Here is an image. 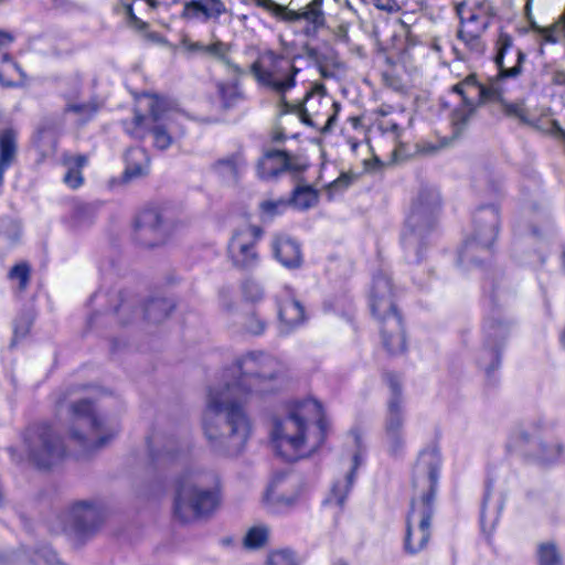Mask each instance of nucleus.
I'll use <instances>...</instances> for the list:
<instances>
[{
  "mask_svg": "<svg viewBox=\"0 0 565 565\" xmlns=\"http://www.w3.org/2000/svg\"><path fill=\"white\" fill-rule=\"evenodd\" d=\"M286 374L281 360L264 351L241 356L224 374V383L212 387L202 414V431L209 448L216 455L242 454L250 438L253 424L245 408L253 395H266Z\"/></svg>",
  "mask_w": 565,
  "mask_h": 565,
  "instance_id": "f257e3e1",
  "label": "nucleus"
},
{
  "mask_svg": "<svg viewBox=\"0 0 565 565\" xmlns=\"http://www.w3.org/2000/svg\"><path fill=\"white\" fill-rule=\"evenodd\" d=\"M270 436L276 452L285 460L310 456L327 436L321 404L316 399L297 404L287 416L274 420Z\"/></svg>",
  "mask_w": 565,
  "mask_h": 565,
  "instance_id": "f03ea898",
  "label": "nucleus"
},
{
  "mask_svg": "<svg viewBox=\"0 0 565 565\" xmlns=\"http://www.w3.org/2000/svg\"><path fill=\"white\" fill-rule=\"evenodd\" d=\"M440 455L436 449L423 450L414 468L413 486L420 492L412 499L406 519L404 550L408 554L423 551L430 539V521L438 483Z\"/></svg>",
  "mask_w": 565,
  "mask_h": 565,
  "instance_id": "7ed1b4c3",
  "label": "nucleus"
},
{
  "mask_svg": "<svg viewBox=\"0 0 565 565\" xmlns=\"http://www.w3.org/2000/svg\"><path fill=\"white\" fill-rule=\"evenodd\" d=\"M220 501L218 479L213 471L191 466L177 478L173 513L180 522L209 518Z\"/></svg>",
  "mask_w": 565,
  "mask_h": 565,
  "instance_id": "20e7f679",
  "label": "nucleus"
},
{
  "mask_svg": "<svg viewBox=\"0 0 565 565\" xmlns=\"http://www.w3.org/2000/svg\"><path fill=\"white\" fill-rule=\"evenodd\" d=\"M439 207L440 198L435 189H422L413 201L402 234V243L408 263L422 260V247L428 234L436 226Z\"/></svg>",
  "mask_w": 565,
  "mask_h": 565,
  "instance_id": "39448f33",
  "label": "nucleus"
},
{
  "mask_svg": "<svg viewBox=\"0 0 565 565\" xmlns=\"http://www.w3.org/2000/svg\"><path fill=\"white\" fill-rule=\"evenodd\" d=\"M70 439L84 450H93L105 446L117 429L108 427L94 412L88 399L71 402L68 405Z\"/></svg>",
  "mask_w": 565,
  "mask_h": 565,
  "instance_id": "423d86ee",
  "label": "nucleus"
},
{
  "mask_svg": "<svg viewBox=\"0 0 565 565\" xmlns=\"http://www.w3.org/2000/svg\"><path fill=\"white\" fill-rule=\"evenodd\" d=\"M499 214L494 206H483L473 215V231L459 253L461 264H477L490 254L498 235Z\"/></svg>",
  "mask_w": 565,
  "mask_h": 565,
  "instance_id": "0eeeda50",
  "label": "nucleus"
},
{
  "mask_svg": "<svg viewBox=\"0 0 565 565\" xmlns=\"http://www.w3.org/2000/svg\"><path fill=\"white\" fill-rule=\"evenodd\" d=\"M250 73L260 85L284 95L296 85L299 68L285 56L268 50L250 65Z\"/></svg>",
  "mask_w": 565,
  "mask_h": 565,
  "instance_id": "6e6552de",
  "label": "nucleus"
},
{
  "mask_svg": "<svg viewBox=\"0 0 565 565\" xmlns=\"http://www.w3.org/2000/svg\"><path fill=\"white\" fill-rule=\"evenodd\" d=\"M25 444L30 459L41 469L52 468L66 455L61 437L47 424H35L29 427Z\"/></svg>",
  "mask_w": 565,
  "mask_h": 565,
  "instance_id": "1a4fd4ad",
  "label": "nucleus"
},
{
  "mask_svg": "<svg viewBox=\"0 0 565 565\" xmlns=\"http://www.w3.org/2000/svg\"><path fill=\"white\" fill-rule=\"evenodd\" d=\"M384 379L391 391L384 420V439L388 451L392 455H397L405 445L403 430L405 413L403 407L402 382L401 377L392 372L385 373Z\"/></svg>",
  "mask_w": 565,
  "mask_h": 565,
  "instance_id": "9d476101",
  "label": "nucleus"
},
{
  "mask_svg": "<svg viewBox=\"0 0 565 565\" xmlns=\"http://www.w3.org/2000/svg\"><path fill=\"white\" fill-rule=\"evenodd\" d=\"M106 519V508L99 500L74 502L63 514L64 531L78 537L96 533Z\"/></svg>",
  "mask_w": 565,
  "mask_h": 565,
  "instance_id": "9b49d317",
  "label": "nucleus"
},
{
  "mask_svg": "<svg viewBox=\"0 0 565 565\" xmlns=\"http://www.w3.org/2000/svg\"><path fill=\"white\" fill-rule=\"evenodd\" d=\"M174 230L167 211L158 207L142 210L135 226V238L141 246L157 247L166 244Z\"/></svg>",
  "mask_w": 565,
  "mask_h": 565,
  "instance_id": "f8f14e48",
  "label": "nucleus"
},
{
  "mask_svg": "<svg viewBox=\"0 0 565 565\" xmlns=\"http://www.w3.org/2000/svg\"><path fill=\"white\" fill-rule=\"evenodd\" d=\"M149 97L150 117L153 121L151 134L154 139V146L160 150H166L172 145L175 137L184 134V129L179 122L180 115L170 111L164 99L156 95H150Z\"/></svg>",
  "mask_w": 565,
  "mask_h": 565,
  "instance_id": "ddd939ff",
  "label": "nucleus"
},
{
  "mask_svg": "<svg viewBox=\"0 0 565 565\" xmlns=\"http://www.w3.org/2000/svg\"><path fill=\"white\" fill-rule=\"evenodd\" d=\"M262 234L263 230L255 225H246L235 231L228 243V255L234 266L248 268L256 265L258 255L255 245Z\"/></svg>",
  "mask_w": 565,
  "mask_h": 565,
  "instance_id": "4468645a",
  "label": "nucleus"
},
{
  "mask_svg": "<svg viewBox=\"0 0 565 565\" xmlns=\"http://www.w3.org/2000/svg\"><path fill=\"white\" fill-rule=\"evenodd\" d=\"M515 64L509 70L498 71L495 76L488 78L487 83H480L476 78L475 90L478 96L477 105H483L488 103L501 104L504 98L503 81L507 78H516L523 72V63L526 58L525 53L518 49L515 52Z\"/></svg>",
  "mask_w": 565,
  "mask_h": 565,
  "instance_id": "2eb2a0df",
  "label": "nucleus"
},
{
  "mask_svg": "<svg viewBox=\"0 0 565 565\" xmlns=\"http://www.w3.org/2000/svg\"><path fill=\"white\" fill-rule=\"evenodd\" d=\"M370 309L379 323L385 321L391 315H399L393 300L391 278L384 273H379L373 278Z\"/></svg>",
  "mask_w": 565,
  "mask_h": 565,
  "instance_id": "dca6fc26",
  "label": "nucleus"
},
{
  "mask_svg": "<svg viewBox=\"0 0 565 565\" xmlns=\"http://www.w3.org/2000/svg\"><path fill=\"white\" fill-rule=\"evenodd\" d=\"M484 348L479 356V364L490 374L500 365L499 347L507 338L508 328L501 321L487 320L483 327Z\"/></svg>",
  "mask_w": 565,
  "mask_h": 565,
  "instance_id": "f3484780",
  "label": "nucleus"
},
{
  "mask_svg": "<svg viewBox=\"0 0 565 565\" xmlns=\"http://www.w3.org/2000/svg\"><path fill=\"white\" fill-rule=\"evenodd\" d=\"M150 456L156 467L167 468L185 457V447L173 437H154L150 445Z\"/></svg>",
  "mask_w": 565,
  "mask_h": 565,
  "instance_id": "a211bd4d",
  "label": "nucleus"
},
{
  "mask_svg": "<svg viewBox=\"0 0 565 565\" xmlns=\"http://www.w3.org/2000/svg\"><path fill=\"white\" fill-rule=\"evenodd\" d=\"M380 324L382 344L390 354H401L406 350V335L401 315H391Z\"/></svg>",
  "mask_w": 565,
  "mask_h": 565,
  "instance_id": "6ab92c4d",
  "label": "nucleus"
},
{
  "mask_svg": "<svg viewBox=\"0 0 565 565\" xmlns=\"http://www.w3.org/2000/svg\"><path fill=\"white\" fill-rule=\"evenodd\" d=\"M226 12V6L222 0H189L184 3L182 17L203 22H216Z\"/></svg>",
  "mask_w": 565,
  "mask_h": 565,
  "instance_id": "aec40b11",
  "label": "nucleus"
},
{
  "mask_svg": "<svg viewBox=\"0 0 565 565\" xmlns=\"http://www.w3.org/2000/svg\"><path fill=\"white\" fill-rule=\"evenodd\" d=\"M271 247L275 258L284 267L289 269L300 267L302 253L298 242L286 235H277L271 243Z\"/></svg>",
  "mask_w": 565,
  "mask_h": 565,
  "instance_id": "412c9836",
  "label": "nucleus"
},
{
  "mask_svg": "<svg viewBox=\"0 0 565 565\" xmlns=\"http://www.w3.org/2000/svg\"><path fill=\"white\" fill-rule=\"evenodd\" d=\"M288 153L284 150H267L257 162V174L267 180L278 177L288 167Z\"/></svg>",
  "mask_w": 565,
  "mask_h": 565,
  "instance_id": "4be33fe9",
  "label": "nucleus"
},
{
  "mask_svg": "<svg viewBox=\"0 0 565 565\" xmlns=\"http://www.w3.org/2000/svg\"><path fill=\"white\" fill-rule=\"evenodd\" d=\"M278 318L280 322V331L289 333L295 328L303 323L305 308L296 299L288 298L278 305Z\"/></svg>",
  "mask_w": 565,
  "mask_h": 565,
  "instance_id": "5701e85b",
  "label": "nucleus"
},
{
  "mask_svg": "<svg viewBox=\"0 0 565 565\" xmlns=\"http://www.w3.org/2000/svg\"><path fill=\"white\" fill-rule=\"evenodd\" d=\"M465 3L457 6V14L460 19V26L457 32L484 33L489 26V18L480 7L465 10Z\"/></svg>",
  "mask_w": 565,
  "mask_h": 565,
  "instance_id": "b1692460",
  "label": "nucleus"
},
{
  "mask_svg": "<svg viewBox=\"0 0 565 565\" xmlns=\"http://www.w3.org/2000/svg\"><path fill=\"white\" fill-rule=\"evenodd\" d=\"M61 162L67 169L63 182L71 189L79 188L84 183L82 169L88 163L87 156L64 152Z\"/></svg>",
  "mask_w": 565,
  "mask_h": 565,
  "instance_id": "393cba45",
  "label": "nucleus"
},
{
  "mask_svg": "<svg viewBox=\"0 0 565 565\" xmlns=\"http://www.w3.org/2000/svg\"><path fill=\"white\" fill-rule=\"evenodd\" d=\"M246 161L242 151H236L227 157L221 158L213 163V169L224 179L236 182Z\"/></svg>",
  "mask_w": 565,
  "mask_h": 565,
  "instance_id": "a878e982",
  "label": "nucleus"
},
{
  "mask_svg": "<svg viewBox=\"0 0 565 565\" xmlns=\"http://www.w3.org/2000/svg\"><path fill=\"white\" fill-rule=\"evenodd\" d=\"M125 161V180H131L147 174L149 167V158L147 152L142 148H130L126 152Z\"/></svg>",
  "mask_w": 565,
  "mask_h": 565,
  "instance_id": "bb28decb",
  "label": "nucleus"
},
{
  "mask_svg": "<svg viewBox=\"0 0 565 565\" xmlns=\"http://www.w3.org/2000/svg\"><path fill=\"white\" fill-rule=\"evenodd\" d=\"M362 462L360 451H356L353 456V466L351 470L345 475L344 479L338 480L331 490V495L328 501H334L339 507H343L347 495L350 492L353 483L355 471Z\"/></svg>",
  "mask_w": 565,
  "mask_h": 565,
  "instance_id": "cd10ccee",
  "label": "nucleus"
},
{
  "mask_svg": "<svg viewBox=\"0 0 565 565\" xmlns=\"http://www.w3.org/2000/svg\"><path fill=\"white\" fill-rule=\"evenodd\" d=\"M102 107L103 103L97 98H90L87 102L67 100L64 113H73L81 124H86L96 116Z\"/></svg>",
  "mask_w": 565,
  "mask_h": 565,
  "instance_id": "c85d7f7f",
  "label": "nucleus"
},
{
  "mask_svg": "<svg viewBox=\"0 0 565 565\" xmlns=\"http://www.w3.org/2000/svg\"><path fill=\"white\" fill-rule=\"evenodd\" d=\"M174 308L173 303L164 298L151 299L147 302L143 309L145 318L150 322H161L164 320L171 310Z\"/></svg>",
  "mask_w": 565,
  "mask_h": 565,
  "instance_id": "c756f323",
  "label": "nucleus"
},
{
  "mask_svg": "<svg viewBox=\"0 0 565 565\" xmlns=\"http://www.w3.org/2000/svg\"><path fill=\"white\" fill-rule=\"evenodd\" d=\"M516 50L518 47L514 49L513 38L509 33L501 31L495 41V54L493 57L498 71L510 68L505 66V56L512 51L515 53Z\"/></svg>",
  "mask_w": 565,
  "mask_h": 565,
  "instance_id": "7c9ffc66",
  "label": "nucleus"
},
{
  "mask_svg": "<svg viewBox=\"0 0 565 565\" xmlns=\"http://www.w3.org/2000/svg\"><path fill=\"white\" fill-rule=\"evenodd\" d=\"M519 441L524 445L530 444H539L542 447V452L537 456L544 460L548 461L553 458L552 455L545 452V446L541 443V425L539 423H531L526 427L520 429L518 434Z\"/></svg>",
  "mask_w": 565,
  "mask_h": 565,
  "instance_id": "2f4dec72",
  "label": "nucleus"
},
{
  "mask_svg": "<svg viewBox=\"0 0 565 565\" xmlns=\"http://www.w3.org/2000/svg\"><path fill=\"white\" fill-rule=\"evenodd\" d=\"M475 105L472 102H467L460 107H457L451 113V125L454 135L458 137L467 127L470 118L475 113Z\"/></svg>",
  "mask_w": 565,
  "mask_h": 565,
  "instance_id": "473e14b6",
  "label": "nucleus"
},
{
  "mask_svg": "<svg viewBox=\"0 0 565 565\" xmlns=\"http://www.w3.org/2000/svg\"><path fill=\"white\" fill-rule=\"evenodd\" d=\"M322 4L323 0H311L300 10L301 20H306L308 23L312 24L315 29L322 28L326 23Z\"/></svg>",
  "mask_w": 565,
  "mask_h": 565,
  "instance_id": "72a5a7b5",
  "label": "nucleus"
},
{
  "mask_svg": "<svg viewBox=\"0 0 565 565\" xmlns=\"http://www.w3.org/2000/svg\"><path fill=\"white\" fill-rule=\"evenodd\" d=\"M500 107L507 117L518 119L521 124L524 125L531 124L529 118V109L526 108L524 99H519L515 102H508L504 99L500 104Z\"/></svg>",
  "mask_w": 565,
  "mask_h": 565,
  "instance_id": "f704fd0d",
  "label": "nucleus"
},
{
  "mask_svg": "<svg viewBox=\"0 0 565 565\" xmlns=\"http://www.w3.org/2000/svg\"><path fill=\"white\" fill-rule=\"evenodd\" d=\"M113 310L115 313L121 317L122 323H128L131 320V315L135 312V301L132 299L125 298L121 291L113 294Z\"/></svg>",
  "mask_w": 565,
  "mask_h": 565,
  "instance_id": "c9c22d12",
  "label": "nucleus"
},
{
  "mask_svg": "<svg viewBox=\"0 0 565 565\" xmlns=\"http://www.w3.org/2000/svg\"><path fill=\"white\" fill-rule=\"evenodd\" d=\"M241 324L243 330L252 335L263 334L267 326L265 319L254 310H249L243 315Z\"/></svg>",
  "mask_w": 565,
  "mask_h": 565,
  "instance_id": "e433bc0d",
  "label": "nucleus"
},
{
  "mask_svg": "<svg viewBox=\"0 0 565 565\" xmlns=\"http://www.w3.org/2000/svg\"><path fill=\"white\" fill-rule=\"evenodd\" d=\"M318 194L311 186H299L295 189L292 203L296 207L307 210L316 205Z\"/></svg>",
  "mask_w": 565,
  "mask_h": 565,
  "instance_id": "4c0bfd02",
  "label": "nucleus"
},
{
  "mask_svg": "<svg viewBox=\"0 0 565 565\" xmlns=\"http://www.w3.org/2000/svg\"><path fill=\"white\" fill-rule=\"evenodd\" d=\"M483 34L484 33L457 32V38L465 44L471 54L480 56L486 51V43L482 40Z\"/></svg>",
  "mask_w": 565,
  "mask_h": 565,
  "instance_id": "58836bf2",
  "label": "nucleus"
},
{
  "mask_svg": "<svg viewBox=\"0 0 565 565\" xmlns=\"http://www.w3.org/2000/svg\"><path fill=\"white\" fill-rule=\"evenodd\" d=\"M266 500L275 512H280L284 508L292 507L297 501V497L280 494L277 492L276 486L273 484L266 493Z\"/></svg>",
  "mask_w": 565,
  "mask_h": 565,
  "instance_id": "ea45409f",
  "label": "nucleus"
},
{
  "mask_svg": "<svg viewBox=\"0 0 565 565\" xmlns=\"http://www.w3.org/2000/svg\"><path fill=\"white\" fill-rule=\"evenodd\" d=\"M217 89L225 108L235 106L243 98V94L236 84L220 83Z\"/></svg>",
  "mask_w": 565,
  "mask_h": 565,
  "instance_id": "a19ab883",
  "label": "nucleus"
},
{
  "mask_svg": "<svg viewBox=\"0 0 565 565\" xmlns=\"http://www.w3.org/2000/svg\"><path fill=\"white\" fill-rule=\"evenodd\" d=\"M268 540V529L264 525L254 526L245 535L244 544L248 548H259Z\"/></svg>",
  "mask_w": 565,
  "mask_h": 565,
  "instance_id": "79ce46f5",
  "label": "nucleus"
},
{
  "mask_svg": "<svg viewBox=\"0 0 565 565\" xmlns=\"http://www.w3.org/2000/svg\"><path fill=\"white\" fill-rule=\"evenodd\" d=\"M540 565H562V557L552 543L542 544L539 548Z\"/></svg>",
  "mask_w": 565,
  "mask_h": 565,
  "instance_id": "37998d69",
  "label": "nucleus"
},
{
  "mask_svg": "<svg viewBox=\"0 0 565 565\" xmlns=\"http://www.w3.org/2000/svg\"><path fill=\"white\" fill-rule=\"evenodd\" d=\"M33 323V317L30 313H22L14 321L12 345L20 339L28 335Z\"/></svg>",
  "mask_w": 565,
  "mask_h": 565,
  "instance_id": "c03bdc74",
  "label": "nucleus"
},
{
  "mask_svg": "<svg viewBox=\"0 0 565 565\" xmlns=\"http://www.w3.org/2000/svg\"><path fill=\"white\" fill-rule=\"evenodd\" d=\"M268 565H297L295 554L289 550L273 552L267 559Z\"/></svg>",
  "mask_w": 565,
  "mask_h": 565,
  "instance_id": "a18cd8bd",
  "label": "nucleus"
},
{
  "mask_svg": "<svg viewBox=\"0 0 565 565\" xmlns=\"http://www.w3.org/2000/svg\"><path fill=\"white\" fill-rule=\"evenodd\" d=\"M9 276L11 279H18L20 288L25 289L30 279V267L25 263L14 265L11 268Z\"/></svg>",
  "mask_w": 565,
  "mask_h": 565,
  "instance_id": "49530a36",
  "label": "nucleus"
},
{
  "mask_svg": "<svg viewBox=\"0 0 565 565\" xmlns=\"http://www.w3.org/2000/svg\"><path fill=\"white\" fill-rule=\"evenodd\" d=\"M476 86V75L471 74L467 76L462 82L452 86V92L459 94L463 98V104L470 102L466 96L467 92L475 90Z\"/></svg>",
  "mask_w": 565,
  "mask_h": 565,
  "instance_id": "de8ad7c7",
  "label": "nucleus"
},
{
  "mask_svg": "<svg viewBox=\"0 0 565 565\" xmlns=\"http://www.w3.org/2000/svg\"><path fill=\"white\" fill-rule=\"evenodd\" d=\"M145 120V116L140 113H136L132 121L124 122V127L127 134L132 136L134 138L141 139L143 137V132L141 130V125Z\"/></svg>",
  "mask_w": 565,
  "mask_h": 565,
  "instance_id": "09e8293b",
  "label": "nucleus"
},
{
  "mask_svg": "<svg viewBox=\"0 0 565 565\" xmlns=\"http://www.w3.org/2000/svg\"><path fill=\"white\" fill-rule=\"evenodd\" d=\"M562 35H564L563 30L554 22L550 26H544V32H542L541 38L546 43L555 44L559 41Z\"/></svg>",
  "mask_w": 565,
  "mask_h": 565,
  "instance_id": "8fccbe9b",
  "label": "nucleus"
},
{
  "mask_svg": "<svg viewBox=\"0 0 565 565\" xmlns=\"http://www.w3.org/2000/svg\"><path fill=\"white\" fill-rule=\"evenodd\" d=\"M351 182H352V177L347 173H342L337 180L332 181L328 185L327 190L329 193V199L332 198V195L335 191H341V190L347 189Z\"/></svg>",
  "mask_w": 565,
  "mask_h": 565,
  "instance_id": "3c124183",
  "label": "nucleus"
},
{
  "mask_svg": "<svg viewBox=\"0 0 565 565\" xmlns=\"http://www.w3.org/2000/svg\"><path fill=\"white\" fill-rule=\"evenodd\" d=\"M287 203L282 200L279 201H263L260 203V209L264 213L269 216H274L281 212V209L286 207Z\"/></svg>",
  "mask_w": 565,
  "mask_h": 565,
  "instance_id": "603ef678",
  "label": "nucleus"
},
{
  "mask_svg": "<svg viewBox=\"0 0 565 565\" xmlns=\"http://www.w3.org/2000/svg\"><path fill=\"white\" fill-rule=\"evenodd\" d=\"M226 54L225 44L221 41H216L212 44H207L204 47V55L214 56V57H224Z\"/></svg>",
  "mask_w": 565,
  "mask_h": 565,
  "instance_id": "864d4df0",
  "label": "nucleus"
},
{
  "mask_svg": "<svg viewBox=\"0 0 565 565\" xmlns=\"http://www.w3.org/2000/svg\"><path fill=\"white\" fill-rule=\"evenodd\" d=\"M257 7H260L274 15H279V12L282 11V6L276 3L273 0H254Z\"/></svg>",
  "mask_w": 565,
  "mask_h": 565,
  "instance_id": "5fc2aeb1",
  "label": "nucleus"
},
{
  "mask_svg": "<svg viewBox=\"0 0 565 565\" xmlns=\"http://www.w3.org/2000/svg\"><path fill=\"white\" fill-rule=\"evenodd\" d=\"M244 292L252 300H257L263 297L262 288L257 284H254V282H246L244 285Z\"/></svg>",
  "mask_w": 565,
  "mask_h": 565,
  "instance_id": "6e6d98bb",
  "label": "nucleus"
},
{
  "mask_svg": "<svg viewBox=\"0 0 565 565\" xmlns=\"http://www.w3.org/2000/svg\"><path fill=\"white\" fill-rule=\"evenodd\" d=\"M286 22H296L301 20L300 11L289 10L282 6V11L277 15Z\"/></svg>",
  "mask_w": 565,
  "mask_h": 565,
  "instance_id": "4d7b16f0",
  "label": "nucleus"
},
{
  "mask_svg": "<svg viewBox=\"0 0 565 565\" xmlns=\"http://www.w3.org/2000/svg\"><path fill=\"white\" fill-rule=\"evenodd\" d=\"M337 40L348 43L349 42V25L347 23H342L338 25L333 31Z\"/></svg>",
  "mask_w": 565,
  "mask_h": 565,
  "instance_id": "13d9d810",
  "label": "nucleus"
},
{
  "mask_svg": "<svg viewBox=\"0 0 565 565\" xmlns=\"http://www.w3.org/2000/svg\"><path fill=\"white\" fill-rule=\"evenodd\" d=\"M332 107H333V109H334V113H333L331 116H329V118H328V120H327L326 125H324V126H323V128H322V132H329V131H331L332 127H333V126H334V124H335L337 116H338V113H339V110H340V104H339V103H337V102H334V103L332 104Z\"/></svg>",
  "mask_w": 565,
  "mask_h": 565,
  "instance_id": "bf43d9fd",
  "label": "nucleus"
},
{
  "mask_svg": "<svg viewBox=\"0 0 565 565\" xmlns=\"http://www.w3.org/2000/svg\"><path fill=\"white\" fill-rule=\"evenodd\" d=\"M552 83L557 86H565V71H555L552 76Z\"/></svg>",
  "mask_w": 565,
  "mask_h": 565,
  "instance_id": "052dcab7",
  "label": "nucleus"
},
{
  "mask_svg": "<svg viewBox=\"0 0 565 565\" xmlns=\"http://www.w3.org/2000/svg\"><path fill=\"white\" fill-rule=\"evenodd\" d=\"M552 131L561 140L565 139V130L562 128L557 120L552 121Z\"/></svg>",
  "mask_w": 565,
  "mask_h": 565,
  "instance_id": "680f3d73",
  "label": "nucleus"
},
{
  "mask_svg": "<svg viewBox=\"0 0 565 565\" xmlns=\"http://www.w3.org/2000/svg\"><path fill=\"white\" fill-rule=\"evenodd\" d=\"M288 163L289 164L286 168V171L300 172V171H303L306 169L305 164H301V163L292 161V159L289 156H288Z\"/></svg>",
  "mask_w": 565,
  "mask_h": 565,
  "instance_id": "e2e57ef3",
  "label": "nucleus"
},
{
  "mask_svg": "<svg viewBox=\"0 0 565 565\" xmlns=\"http://www.w3.org/2000/svg\"><path fill=\"white\" fill-rule=\"evenodd\" d=\"M13 41V36L10 33L0 31V50L8 46Z\"/></svg>",
  "mask_w": 565,
  "mask_h": 565,
  "instance_id": "0e129e2a",
  "label": "nucleus"
},
{
  "mask_svg": "<svg viewBox=\"0 0 565 565\" xmlns=\"http://www.w3.org/2000/svg\"><path fill=\"white\" fill-rule=\"evenodd\" d=\"M1 62L10 63L12 68L23 76V72H22L21 67L15 62L12 61L11 56L8 53L2 54Z\"/></svg>",
  "mask_w": 565,
  "mask_h": 565,
  "instance_id": "69168bd1",
  "label": "nucleus"
},
{
  "mask_svg": "<svg viewBox=\"0 0 565 565\" xmlns=\"http://www.w3.org/2000/svg\"><path fill=\"white\" fill-rule=\"evenodd\" d=\"M530 29L536 33L537 35H542V32H544V26H541L537 24V22L534 20V18L527 19Z\"/></svg>",
  "mask_w": 565,
  "mask_h": 565,
  "instance_id": "338daca9",
  "label": "nucleus"
},
{
  "mask_svg": "<svg viewBox=\"0 0 565 565\" xmlns=\"http://www.w3.org/2000/svg\"><path fill=\"white\" fill-rule=\"evenodd\" d=\"M555 23L563 30L565 35V9Z\"/></svg>",
  "mask_w": 565,
  "mask_h": 565,
  "instance_id": "774afa93",
  "label": "nucleus"
}]
</instances>
